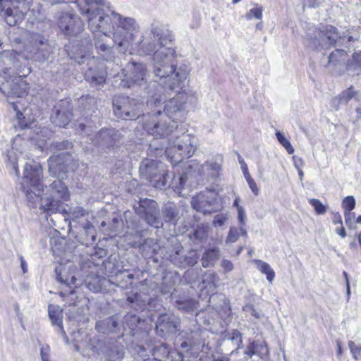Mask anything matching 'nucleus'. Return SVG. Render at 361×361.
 <instances>
[{
  "mask_svg": "<svg viewBox=\"0 0 361 361\" xmlns=\"http://www.w3.org/2000/svg\"><path fill=\"white\" fill-rule=\"evenodd\" d=\"M174 37L172 32L165 25L152 24L149 33L142 36L137 42H133L131 51L140 55L152 54V67L156 77L159 78L161 86L159 93L152 96L147 102L148 106L158 107L162 102H166L164 114L172 121H182L186 115V103L188 96L180 92L185 85V81L190 73V68L185 63L176 66L173 63L176 51L173 47Z\"/></svg>",
  "mask_w": 361,
  "mask_h": 361,
  "instance_id": "1",
  "label": "nucleus"
},
{
  "mask_svg": "<svg viewBox=\"0 0 361 361\" xmlns=\"http://www.w3.org/2000/svg\"><path fill=\"white\" fill-rule=\"evenodd\" d=\"M74 2L87 20L88 28L94 35L97 53L106 61L118 65L114 46L119 53L130 52L140 32L136 20L126 17L112 9L106 0H61Z\"/></svg>",
  "mask_w": 361,
  "mask_h": 361,
  "instance_id": "2",
  "label": "nucleus"
},
{
  "mask_svg": "<svg viewBox=\"0 0 361 361\" xmlns=\"http://www.w3.org/2000/svg\"><path fill=\"white\" fill-rule=\"evenodd\" d=\"M65 156L64 153H61L53 155L48 159L49 174L57 179L48 186L45 197H42L44 192L42 166L33 159L26 162L20 185L31 207H36L39 204L40 209L49 214L61 211V202L68 199V188L61 180L66 172L63 164Z\"/></svg>",
  "mask_w": 361,
  "mask_h": 361,
  "instance_id": "3",
  "label": "nucleus"
},
{
  "mask_svg": "<svg viewBox=\"0 0 361 361\" xmlns=\"http://www.w3.org/2000/svg\"><path fill=\"white\" fill-rule=\"evenodd\" d=\"M20 54L13 51H6L0 54V92L8 99L20 97L29 90V84L25 77L31 72L26 66L20 65Z\"/></svg>",
  "mask_w": 361,
  "mask_h": 361,
  "instance_id": "4",
  "label": "nucleus"
},
{
  "mask_svg": "<svg viewBox=\"0 0 361 361\" xmlns=\"http://www.w3.org/2000/svg\"><path fill=\"white\" fill-rule=\"evenodd\" d=\"M166 148L158 147L156 143H151L149 154L155 157L162 156L164 153L173 166L183 162L185 159L191 157L196 151V139L190 134L182 133L173 135L167 141Z\"/></svg>",
  "mask_w": 361,
  "mask_h": 361,
  "instance_id": "5",
  "label": "nucleus"
},
{
  "mask_svg": "<svg viewBox=\"0 0 361 361\" xmlns=\"http://www.w3.org/2000/svg\"><path fill=\"white\" fill-rule=\"evenodd\" d=\"M142 126L147 133L155 138H165L177 129V123L172 121L161 109L142 115Z\"/></svg>",
  "mask_w": 361,
  "mask_h": 361,
  "instance_id": "6",
  "label": "nucleus"
},
{
  "mask_svg": "<svg viewBox=\"0 0 361 361\" xmlns=\"http://www.w3.org/2000/svg\"><path fill=\"white\" fill-rule=\"evenodd\" d=\"M33 0H0V8H6L4 18L10 26L20 24L30 10Z\"/></svg>",
  "mask_w": 361,
  "mask_h": 361,
  "instance_id": "7",
  "label": "nucleus"
},
{
  "mask_svg": "<svg viewBox=\"0 0 361 361\" xmlns=\"http://www.w3.org/2000/svg\"><path fill=\"white\" fill-rule=\"evenodd\" d=\"M113 105L114 113L118 118L133 120L140 118L144 104L129 97L118 96L114 99Z\"/></svg>",
  "mask_w": 361,
  "mask_h": 361,
  "instance_id": "8",
  "label": "nucleus"
},
{
  "mask_svg": "<svg viewBox=\"0 0 361 361\" xmlns=\"http://www.w3.org/2000/svg\"><path fill=\"white\" fill-rule=\"evenodd\" d=\"M307 46L312 49H328L335 44L338 38L336 27L331 25H325L307 34Z\"/></svg>",
  "mask_w": 361,
  "mask_h": 361,
  "instance_id": "9",
  "label": "nucleus"
},
{
  "mask_svg": "<svg viewBox=\"0 0 361 361\" xmlns=\"http://www.w3.org/2000/svg\"><path fill=\"white\" fill-rule=\"evenodd\" d=\"M116 77L121 80L119 85L122 87L141 86L147 81V69L142 63L130 62L123 70L122 74H118Z\"/></svg>",
  "mask_w": 361,
  "mask_h": 361,
  "instance_id": "10",
  "label": "nucleus"
},
{
  "mask_svg": "<svg viewBox=\"0 0 361 361\" xmlns=\"http://www.w3.org/2000/svg\"><path fill=\"white\" fill-rule=\"evenodd\" d=\"M75 350L84 356H90V353L95 352L99 341L92 338L90 334L84 330L74 331L72 334Z\"/></svg>",
  "mask_w": 361,
  "mask_h": 361,
  "instance_id": "11",
  "label": "nucleus"
},
{
  "mask_svg": "<svg viewBox=\"0 0 361 361\" xmlns=\"http://www.w3.org/2000/svg\"><path fill=\"white\" fill-rule=\"evenodd\" d=\"M25 50L27 54L25 56V59L27 60L33 59L36 61H46L50 53V47L47 40L39 35L30 44L26 46Z\"/></svg>",
  "mask_w": 361,
  "mask_h": 361,
  "instance_id": "12",
  "label": "nucleus"
},
{
  "mask_svg": "<svg viewBox=\"0 0 361 361\" xmlns=\"http://www.w3.org/2000/svg\"><path fill=\"white\" fill-rule=\"evenodd\" d=\"M180 319L173 314H162L156 323L157 332L161 337L175 334L180 330Z\"/></svg>",
  "mask_w": 361,
  "mask_h": 361,
  "instance_id": "13",
  "label": "nucleus"
},
{
  "mask_svg": "<svg viewBox=\"0 0 361 361\" xmlns=\"http://www.w3.org/2000/svg\"><path fill=\"white\" fill-rule=\"evenodd\" d=\"M216 203V194L210 190L200 192L193 197L191 201L192 208L204 214L214 212Z\"/></svg>",
  "mask_w": 361,
  "mask_h": 361,
  "instance_id": "14",
  "label": "nucleus"
},
{
  "mask_svg": "<svg viewBox=\"0 0 361 361\" xmlns=\"http://www.w3.org/2000/svg\"><path fill=\"white\" fill-rule=\"evenodd\" d=\"M59 27L67 36H76L82 30L83 25L80 18L74 13H63L59 18Z\"/></svg>",
  "mask_w": 361,
  "mask_h": 361,
  "instance_id": "15",
  "label": "nucleus"
},
{
  "mask_svg": "<svg viewBox=\"0 0 361 361\" xmlns=\"http://www.w3.org/2000/svg\"><path fill=\"white\" fill-rule=\"evenodd\" d=\"M139 212L145 214V221L150 226L154 228L163 226L162 221L159 217L157 203L154 200L148 199L140 200Z\"/></svg>",
  "mask_w": 361,
  "mask_h": 361,
  "instance_id": "16",
  "label": "nucleus"
},
{
  "mask_svg": "<svg viewBox=\"0 0 361 361\" xmlns=\"http://www.w3.org/2000/svg\"><path fill=\"white\" fill-rule=\"evenodd\" d=\"M121 138V134L118 130L114 128H103L94 136L92 142L99 147L110 149L117 146Z\"/></svg>",
  "mask_w": 361,
  "mask_h": 361,
  "instance_id": "17",
  "label": "nucleus"
},
{
  "mask_svg": "<svg viewBox=\"0 0 361 361\" xmlns=\"http://www.w3.org/2000/svg\"><path fill=\"white\" fill-rule=\"evenodd\" d=\"M183 247H177L174 254L170 255V260L174 264L178 267H185L194 266L199 259V255L196 250H192L183 257L182 256Z\"/></svg>",
  "mask_w": 361,
  "mask_h": 361,
  "instance_id": "18",
  "label": "nucleus"
},
{
  "mask_svg": "<svg viewBox=\"0 0 361 361\" xmlns=\"http://www.w3.org/2000/svg\"><path fill=\"white\" fill-rule=\"evenodd\" d=\"M127 301L131 305V307L136 310H142L147 307L150 310H158L161 305L157 298L143 299L140 294H133L128 295Z\"/></svg>",
  "mask_w": 361,
  "mask_h": 361,
  "instance_id": "19",
  "label": "nucleus"
},
{
  "mask_svg": "<svg viewBox=\"0 0 361 361\" xmlns=\"http://www.w3.org/2000/svg\"><path fill=\"white\" fill-rule=\"evenodd\" d=\"M161 164H164L153 159H147L143 160L140 166L141 177L149 180L150 183L154 176V173L159 171Z\"/></svg>",
  "mask_w": 361,
  "mask_h": 361,
  "instance_id": "20",
  "label": "nucleus"
},
{
  "mask_svg": "<svg viewBox=\"0 0 361 361\" xmlns=\"http://www.w3.org/2000/svg\"><path fill=\"white\" fill-rule=\"evenodd\" d=\"M348 55L343 49H336L329 56V61L326 65L329 69L340 68L348 61Z\"/></svg>",
  "mask_w": 361,
  "mask_h": 361,
  "instance_id": "21",
  "label": "nucleus"
},
{
  "mask_svg": "<svg viewBox=\"0 0 361 361\" xmlns=\"http://www.w3.org/2000/svg\"><path fill=\"white\" fill-rule=\"evenodd\" d=\"M95 327L99 332L108 334L116 333L120 329V325L117 317H111L97 322Z\"/></svg>",
  "mask_w": 361,
  "mask_h": 361,
  "instance_id": "22",
  "label": "nucleus"
},
{
  "mask_svg": "<svg viewBox=\"0 0 361 361\" xmlns=\"http://www.w3.org/2000/svg\"><path fill=\"white\" fill-rule=\"evenodd\" d=\"M345 69L350 75H361V51H355L350 59L348 58Z\"/></svg>",
  "mask_w": 361,
  "mask_h": 361,
  "instance_id": "23",
  "label": "nucleus"
},
{
  "mask_svg": "<svg viewBox=\"0 0 361 361\" xmlns=\"http://www.w3.org/2000/svg\"><path fill=\"white\" fill-rule=\"evenodd\" d=\"M221 162L222 158L221 157L207 161L202 166V172L204 173H207V174L211 176L212 178H216L221 169Z\"/></svg>",
  "mask_w": 361,
  "mask_h": 361,
  "instance_id": "24",
  "label": "nucleus"
},
{
  "mask_svg": "<svg viewBox=\"0 0 361 361\" xmlns=\"http://www.w3.org/2000/svg\"><path fill=\"white\" fill-rule=\"evenodd\" d=\"M49 317L54 325H57L61 329V334L65 341L68 343V336L62 326V312L59 307L54 305L49 306Z\"/></svg>",
  "mask_w": 361,
  "mask_h": 361,
  "instance_id": "25",
  "label": "nucleus"
},
{
  "mask_svg": "<svg viewBox=\"0 0 361 361\" xmlns=\"http://www.w3.org/2000/svg\"><path fill=\"white\" fill-rule=\"evenodd\" d=\"M108 283V281L104 277H101L99 276H87L85 283L89 290L98 293L102 290V289L106 286V283Z\"/></svg>",
  "mask_w": 361,
  "mask_h": 361,
  "instance_id": "26",
  "label": "nucleus"
},
{
  "mask_svg": "<svg viewBox=\"0 0 361 361\" xmlns=\"http://www.w3.org/2000/svg\"><path fill=\"white\" fill-rule=\"evenodd\" d=\"M169 178L168 171L165 164H161L159 170L154 173V178L150 182L151 185L159 189H161L166 185L167 178Z\"/></svg>",
  "mask_w": 361,
  "mask_h": 361,
  "instance_id": "27",
  "label": "nucleus"
},
{
  "mask_svg": "<svg viewBox=\"0 0 361 361\" xmlns=\"http://www.w3.org/2000/svg\"><path fill=\"white\" fill-rule=\"evenodd\" d=\"M219 257V250L217 247L205 250L201 259L202 267L204 268L213 267Z\"/></svg>",
  "mask_w": 361,
  "mask_h": 361,
  "instance_id": "28",
  "label": "nucleus"
},
{
  "mask_svg": "<svg viewBox=\"0 0 361 361\" xmlns=\"http://www.w3.org/2000/svg\"><path fill=\"white\" fill-rule=\"evenodd\" d=\"M162 215L166 222L176 224L178 219V210L174 204L169 203L162 208Z\"/></svg>",
  "mask_w": 361,
  "mask_h": 361,
  "instance_id": "29",
  "label": "nucleus"
},
{
  "mask_svg": "<svg viewBox=\"0 0 361 361\" xmlns=\"http://www.w3.org/2000/svg\"><path fill=\"white\" fill-rule=\"evenodd\" d=\"M85 77L87 81L97 87L105 83L106 74L104 72H96L89 69L86 72Z\"/></svg>",
  "mask_w": 361,
  "mask_h": 361,
  "instance_id": "30",
  "label": "nucleus"
},
{
  "mask_svg": "<svg viewBox=\"0 0 361 361\" xmlns=\"http://www.w3.org/2000/svg\"><path fill=\"white\" fill-rule=\"evenodd\" d=\"M253 262L256 264L257 269L263 274L266 275V278L271 283L275 278V272L271 266L260 259H254Z\"/></svg>",
  "mask_w": 361,
  "mask_h": 361,
  "instance_id": "31",
  "label": "nucleus"
},
{
  "mask_svg": "<svg viewBox=\"0 0 361 361\" xmlns=\"http://www.w3.org/2000/svg\"><path fill=\"white\" fill-rule=\"evenodd\" d=\"M197 302L193 299L177 300L175 306L185 313H192L197 309Z\"/></svg>",
  "mask_w": 361,
  "mask_h": 361,
  "instance_id": "32",
  "label": "nucleus"
},
{
  "mask_svg": "<svg viewBox=\"0 0 361 361\" xmlns=\"http://www.w3.org/2000/svg\"><path fill=\"white\" fill-rule=\"evenodd\" d=\"M72 113L66 111L63 109H56V115L51 116L53 122L59 126H66L71 119Z\"/></svg>",
  "mask_w": 361,
  "mask_h": 361,
  "instance_id": "33",
  "label": "nucleus"
},
{
  "mask_svg": "<svg viewBox=\"0 0 361 361\" xmlns=\"http://www.w3.org/2000/svg\"><path fill=\"white\" fill-rule=\"evenodd\" d=\"M152 353L154 358L150 359L151 360L163 361L164 359L169 357L170 354V349L167 344L161 343L155 346L152 350Z\"/></svg>",
  "mask_w": 361,
  "mask_h": 361,
  "instance_id": "34",
  "label": "nucleus"
},
{
  "mask_svg": "<svg viewBox=\"0 0 361 361\" xmlns=\"http://www.w3.org/2000/svg\"><path fill=\"white\" fill-rule=\"evenodd\" d=\"M125 272H126V270L118 271L116 275V280L118 283V286L121 288H127L128 286H131L134 279V274H128L125 275Z\"/></svg>",
  "mask_w": 361,
  "mask_h": 361,
  "instance_id": "35",
  "label": "nucleus"
},
{
  "mask_svg": "<svg viewBox=\"0 0 361 361\" xmlns=\"http://www.w3.org/2000/svg\"><path fill=\"white\" fill-rule=\"evenodd\" d=\"M62 266H59L56 268L57 280L61 283H65L68 286L75 285L77 286L78 283H76V277L74 275H67L65 271H62Z\"/></svg>",
  "mask_w": 361,
  "mask_h": 361,
  "instance_id": "36",
  "label": "nucleus"
},
{
  "mask_svg": "<svg viewBox=\"0 0 361 361\" xmlns=\"http://www.w3.org/2000/svg\"><path fill=\"white\" fill-rule=\"evenodd\" d=\"M140 322V319L136 314H127L123 318V327L125 331L129 329L130 331H133L136 329Z\"/></svg>",
  "mask_w": 361,
  "mask_h": 361,
  "instance_id": "37",
  "label": "nucleus"
},
{
  "mask_svg": "<svg viewBox=\"0 0 361 361\" xmlns=\"http://www.w3.org/2000/svg\"><path fill=\"white\" fill-rule=\"evenodd\" d=\"M228 340H230L233 345L237 346L235 350H233L231 354H233L237 350L242 348L243 339L242 334L238 330H233L226 335Z\"/></svg>",
  "mask_w": 361,
  "mask_h": 361,
  "instance_id": "38",
  "label": "nucleus"
},
{
  "mask_svg": "<svg viewBox=\"0 0 361 361\" xmlns=\"http://www.w3.org/2000/svg\"><path fill=\"white\" fill-rule=\"evenodd\" d=\"M190 237L199 241L205 240L207 237V227L204 225L198 226Z\"/></svg>",
  "mask_w": 361,
  "mask_h": 361,
  "instance_id": "39",
  "label": "nucleus"
},
{
  "mask_svg": "<svg viewBox=\"0 0 361 361\" xmlns=\"http://www.w3.org/2000/svg\"><path fill=\"white\" fill-rule=\"evenodd\" d=\"M276 137L279 142L286 149L287 152L290 154L294 152V148L290 144V141L281 133L280 131L276 133Z\"/></svg>",
  "mask_w": 361,
  "mask_h": 361,
  "instance_id": "40",
  "label": "nucleus"
},
{
  "mask_svg": "<svg viewBox=\"0 0 361 361\" xmlns=\"http://www.w3.org/2000/svg\"><path fill=\"white\" fill-rule=\"evenodd\" d=\"M7 159L8 163L12 166L13 169L14 170L16 174L18 176H19V169H18V157L16 152L11 149L10 151H8L6 154Z\"/></svg>",
  "mask_w": 361,
  "mask_h": 361,
  "instance_id": "41",
  "label": "nucleus"
},
{
  "mask_svg": "<svg viewBox=\"0 0 361 361\" xmlns=\"http://www.w3.org/2000/svg\"><path fill=\"white\" fill-rule=\"evenodd\" d=\"M238 219L240 224V231L241 235L244 237H247V233L246 229L244 228L246 223V214L243 207H238Z\"/></svg>",
  "mask_w": 361,
  "mask_h": 361,
  "instance_id": "42",
  "label": "nucleus"
},
{
  "mask_svg": "<svg viewBox=\"0 0 361 361\" xmlns=\"http://www.w3.org/2000/svg\"><path fill=\"white\" fill-rule=\"evenodd\" d=\"M309 203L314 208L315 212L317 214H319V215L324 214L327 211L326 206L322 204V202L318 199H315V198L310 199Z\"/></svg>",
  "mask_w": 361,
  "mask_h": 361,
  "instance_id": "43",
  "label": "nucleus"
},
{
  "mask_svg": "<svg viewBox=\"0 0 361 361\" xmlns=\"http://www.w3.org/2000/svg\"><path fill=\"white\" fill-rule=\"evenodd\" d=\"M240 234H241L240 228L231 227L225 240L226 244L228 245L235 243L238 240Z\"/></svg>",
  "mask_w": 361,
  "mask_h": 361,
  "instance_id": "44",
  "label": "nucleus"
},
{
  "mask_svg": "<svg viewBox=\"0 0 361 361\" xmlns=\"http://www.w3.org/2000/svg\"><path fill=\"white\" fill-rule=\"evenodd\" d=\"M262 11L263 9L260 6H256L251 8L246 14L245 18L247 20L257 19L261 20L262 18Z\"/></svg>",
  "mask_w": 361,
  "mask_h": 361,
  "instance_id": "45",
  "label": "nucleus"
},
{
  "mask_svg": "<svg viewBox=\"0 0 361 361\" xmlns=\"http://www.w3.org/2000/svg\"><path fill=\"white\" fill-rule=\"evenodd\" d=\"M73 145L71 142L64 140L62 142H55L51 143L50 146V150L55 152L59 150L68 149L69 148H72Z\"/></svg>",
  "mask_w": 361,
  "mask_h": 361,
  "instance_id": "46",
  "label": "nucleus"
},
{
  "mask_svg": "<svg viewBox=\"0 0 361 361\" xmlns=\"http://www.w3.org/2000/svg\"><path fill=\"white\" fill-rule=\"evenodd\" d=\"M355 91L354 89L350 87L343 91L341 94H339L341 102L344 105H347L349 101L355 96Z\"/></svg>",
  "mask_w": 361,
  "mask_h": 361,
  "instance_id": "47",
  "label": "nucleus"
},
{
  "mask_svg": "<svg viewBox=\"0 0 361 361\" xmlns=\"http://www.w3.org/2000/svg\"><path fill=\"white\" fill-rule=\"evenodd\" d=\"M348 348L354 360H358L361 358V346L360 345L353 341H349Z\"/></svg>",
  "mask_w": 361,
  "mask_h": 361,
  "instance_id": "48",
  "label": "nucleus"
},
{
  "mask_svg": "<svg viewBox=\"0 0 361 361\" xmlns=\"http://www.w3.org/2000/svg\"><path fill=\"white\" fill-rule=\"evenodd\" d=\"M342 206L345 212H350L355 207V200L353 196L345 197L342 202Z\"/></svg>",
  "mask_w": 361,
  "mask_h": 361,
  "instance_id": "49",
  "label": "nucleus"
},
{
  "mask_svg": "<svg viewBox=\"0 0 361 361\" xmlns=\"http://www.w3.org/2000/svg\"><path fill=\"white\" fill-rule=\"evenodd\" d=\"M79 103L84 106L85 109H90L94 106V98L90 96H82L79 100Z\"/></svg>",
  "mask_w": 361,
  "mask_h": 361,
  "instance_id": "50",
  "label": "nucleus"
},
{
  "mask_svg": "<svg viewBox=\"0 0 361 361\" xmlns=\"http://www.w3.org/2000/svg\"><path fill=\"white\" fill-rule=\"evenodd\" d=\"M228 220V215L226 214H216L213 219V225L215 227L222 226Z\"/></svg>",
  "mask_w": 361,
  "mask_h": 361,
  "instance_id": "51",
  "label": "nucleus"
},
{
  "mask_svg": "<svg viewBox=\"0 0 361 361\" xmlns=\"http://www.w3.org/2000/svg\"><path fill=\"white\" fill-rule=\"evenodd\" d=\"M181 348H185L187 347H190L188 350H190L191 352H196L200 349V348L202 346L200 341L198 343H192L191 341H184L180 345Z\"/></svg>",
  "mask_w": 361,
  "mask_h": 361,
  "instance_id": "52",
  "label": "nucleus"
},
{
  "mask_svg": "<svg viewBox=\"0 0 361 361\" xmlns=\"http://www.w3.org/2000/svg\"><path fill=\"white\" fill-rule=\"evenodd\" d=\"M221 267L224 269L225 273L231 271L233 268V264L228 259H223L221 262Z\"/></svg>",
  "mask_w": 361,
  "mask_h": 361,
  "instance_id": "53",
  "label": "nucleus"
},
{
  "mask_svg": "<svg viewBox=\"0 0 361 361\" xmlns=\"http://www.w3.org/2000/svg\"><path fill=\"white\" fill-rule=\"evenodd\" d=\"M50 348L49 346L42 347L40 349V355L42 361L49 360Z\"/></svg>",
  "mask_w": 361,
  "mask_h": 361,
  "instance_id": "54",
  "label": "nucleus"
},
{
  "mask_svg": "<svg viewBox=\"0 0 361 361\" xmlns=\"http://www.w3.org/2000/svg\"><path fill=\"white\" fill-rule=\"evenodd\" d=\"M244 310L250 312L253 317L256 319H259L261 317V314L258 312L252 305H247L244 307Z\"/></svg>",
  "mask_w": 361,
  "mask_h": 361,
  "instance_id": "55",
  "label": "nucleus"
},
{
  "mask_svg": "<svg viewBox=\"0 0 361 361\" xmlns=\"http://www.w3.org/2000/svg\"><path fill=\"white\" fill-rule=\"evenodd\" d=\"M71 213L72 214L74 218H80L81 216H83L85 214L83 208L80 207H77L71 209Z\"/></svg>",
  "mask_w": 361,
  "mask_h": 361,
  "instance_id": "56",
  "label": "nucleus"
},
{
  "mask_svg": "<svg viewBox=\"0 0 361 361\" xmlns=\"http://www.w3.org/2000/svg\"><path fill=\"white\" fill-rule=\"evenodd\" d=\"M344 216L346 225L350 226L353 223V220L355 216V213H351L350 212H345Z\"/></svg>",
  "mask_w": 361,
  "mask_h": 361,
  "instance_id": "57",
  "label": "nucleus"
},
{
  "mask_svg": "<svg viewBox=\"0 0 361 361\" xmlns=\"http://www.w3.org/2000/svg\"><path fill=\"white\" fill-rule=\"evenodd\" d=\"M247 183L249 185V188H250L252 192L254 193V195H259V188H258L255 180L254 179L250 180Z\"/></svg>",
  "mask_w": 361,
  "mask_h": 361,
  "instance_id": "58",
  "label": "nucleus"
},
{
  "mask_svg": "<svg viewBox=\"0 0 361 361\" xmlns=\"http://www.w3.org/2000/svg\"><path fill=\"white\" fill-rule=\"evenodd\" d=\"M332 222L334 224H343L342 218L338 212H333Z\"/></svg>",
  "mask_w": 361,
  "mask_h": 361,
  "instance_id": "59",
  "label": "nucleus"
},
{
  "mask_svg": "<svg viewBox=\"0 0 361 361\" xmlns=\"http://www.w3.org/2000/svg\"><path fill=\"white\" fill-rule=\"evenodd\" d=\"M340 99V97L339 95L334 97L332 100H331V106L336 110L337 111L338 109H339V106L340 105H344L343 104H341V99Z\"/></svg>",
  "mask_w": 361,
  "mask_h": 361,
  "instance_id": "60",
  "label": "nucleus"
},
{
  "mask_svg": "<svg viewBox=\"0 0 361 361\" xmlns=\"http://www.w3.org/2000/svg\"><path fill=\"white\" fill-rule=\"evenodd\" d=\"M8 102L12 104L13 109H14V111H16V117H17V118L20 121L22 117L24 118L23 116V114L20 112V111L18 108L17 102H10V101H8Z\"/></svg>",
  "mask_w": 361,
  "mask_h": 361,
  "instance_id": "61",
  "label": "nucleus"
},
{
  "mask_svg": "<svg viewBox=\"0 0 361 361\" xmlns=\"http://www.w3.org/2000/svg\"><path fill=\"white\" fill-rule=\"evenodd\" d=\"M304 5L310 8H315L318 6L319 4L317 0H304Z\"/></svg>",
  "mask_w": 361,
  "mask_h": 361,
  "instance_id": "62",
  "label": "nucleus"
},
{
  "mask_svg": "<svg viewBox=\"0 0 361 361\" xmlns=\"http://www.w3.org/2000/svg\"><path fill=\"white\" fill-rule=\"evenodd\" d=\"M335 232L343 238L346 237V232L344 227L343 226V224L341 225L340 228H336Z\"/></svg>",
  "mask_w": 361,
  "mask_h": 361,
  "instance_id": "63",
  "label": "nucleus"
},
{
  "mask_svg": "<svg viewBox=\"0 0 361 361\" xmlns=\"http://www.w3.org/2000/svg\"><path fill=\"white\" fill-rule=\"evenodd\" d=\"M243 173L244 177L247 182L249 181L250 180L253 179L248 172V169H247V164H245V166H243Z\"/></svg>",
  "mask_w": 361,
  "mask_h": 361,
  "instance_id": "64",
  "label": "nucleus"
}]
</instances>
